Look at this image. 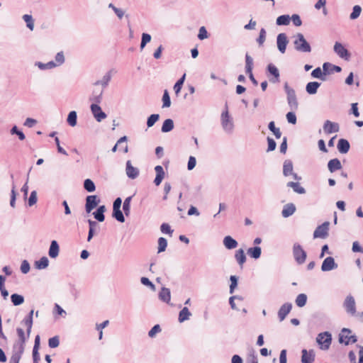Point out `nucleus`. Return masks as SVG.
I'll list each match as a JSON object with an SVG mask.
<instances>
[{
	"mask_svg": "<svg viewBox=\"0 0 363 363\" xmlns=\"http://www.w3.org/2000/svg\"><path fill=\"white\" fill-rule=\"evenodd\" d=\"M293 38L294 48L296 51L301 52H310L311 51L310 44L306 41L302 33H298Z\"/></svg>",
	"mask_w": 363,
	"mask_h": 363,
	"instance_id": "f257e3e1",
	"label": "nucleus"
},
{
	"mask_svg": "<svg viewBox=\"0 0 363 363\" xmlns=\"http://www.w3.org/2000/svg\"><path fill=\"white\" fill-rule=\"evenodd\" d=\"M220 122L223 129L227 133H231L234 128V123L233 118L229 114L228 106H225V110L223 111L220 116Z\"/></svg>",
	"mask_w": 363,
	"mask_h": 363,
	"instance_id": "f03ea898",
	"label": "nucleus"
},
{
	"mask_svg": "<svg viewBox=\"0 0 363 363\" xmlns=\"http://www.w3.org/2000/svg\"><path fill=\"white\" fill-rule=\"evenodd\" d=\"M284 90L287 96V102L289 106L292 111H296L298 107V103L297 101L296 95L295 90L290 87L288 83L284 84Z\"/></svg>",
	"mask_w": 363,
	"mask_h": 363,
	"instance_id": "7ed1b4c3",
	"label": "nucleus"
},
{
	"mask_svg": "<svg viewBox=\"0 0 363 363\" xmlns=\"http://www.w3.org/2000/svg\"><path fill=\"white\" fill-rule=\"evenodd\" d=\"M339 341L347 345L350 343H354L357 341V339L354 335H352L350 330L343 328L340 333Z\"/></svg>",
	"mask_w": 363,
	"mask_h": 363,
	"instance_id": "20e7f679",
	"label": "nucleus"
},
{
	"mask_svg": "<svg viewBox=\"0 0 363 363\" xmlns=\"http://www.w3.org/2000/svg\"><path fill=\"white\" fill-rule=\"evenodd\" d=\"M330 223L328 221L324 222L323 224L318 225L313 232L314 238H325L328 235Z\"/></svg>",
	"mask_w": 363,
	"mask_h": 363,
	"instance_id": "39448f33",
	"label": "nucleus"
},
{
	"mask_svg": "<svg viewBox=\"0 0 363 363\" xmlns=\"http://www.w3.org/2000/svg\"><path fill=\"white\" fill-rule=\"evenodd\" d=\"M316 340L321 349L327 350L331 344V335L328 332L320 333Z\"/></svg>",
	"mask_w": 363,
	"mask_h": 363,
	"instance_id": "423d86ee",
	"label": "nucleus"
},
{
	"mask_svg": "<svg viewBox=\"0 0 363 363\" xmlns=\"http://www.w3.org/2000/svg\"><path fill=\"white\" fill-rule=\"evenodd\" d=\"M25 328L26 330L22 328H18L16 329V333L18 340L14 345H22V346L25 347V343L29 338L31 332V329H28V328Z\"/></svg>",
	"mask_w": 363,
	"mask_h": 363,
	"instance_id": "0eeeda50",
	"label": "nucleus"
},
{
	"mask_svg": "<svg viewBox=\"0 0 363 363\" xmlns=\"http://www.w3.org/2000/svg\"><path fill=\"white\" fill-rule=\"evenodd\" d=\"M24 346L22 345H13L12 354L9 363H19V361L24 352Z\"/></svg>",
	"mask_w": 363,
	"mask_h": 363,
	"instance_id": "6e6552de",
	"label": "nucleus"
},
{
	"mask_svg": "<svg viewBox=\"0 0 363 363\" xmlns=\"http://www.w3.org/2000/svg\"><path fill=\"white\" fill-rule=\"evenodd\" d=\"M24 346L22 345H13L12 354L9 363H19V361L24 352Z\"/></svg>",
	"mask_w": 363,
	"mask_h": 363,
	"instance_id": "1a4fd4ad",
	"label": "nucleus"
},
{
	"mask_svg": "<svg viewBox=\"0 0 363 363\" xmlns=\"http://www.w3.org/2000/svg\"><path fill=\"white\" fill-rule=\"evenodd\" d=\"M24 346L22 345H13L12 354L9 363H19V361L24 352Z\"/></svg>",
	"mask_w": 363,
	"mask_h": 363,
	"instance_id": "9d476101",
	"label": "nucleus"
},
{
	"mask_svg": "<svg viewBox=\"0 0 363 363\" xmlns=\"http://www.w3.org/2000/svg\"><path fill=\"white\" fill-rule=\"evenodd\" d=\"M334 52L342 59L345 60H349L350 57V53L349 51L344 47V45L339 43L336 42L334 45Z\"/></svg>",
	"mask_w": 363,
	"mask_h": 363,
	"instance_id": "9b49d317",
	"label": "nucleus"
},
{
	"mask_svg": "<svg viewBox=\"0 0 363 363\" xmlns=\"http://www.w3.org/2000/svg\"><path fill=\"white\" fill-rule=\"evenodd\" d=\"M343 306L346 311L351 315H356V303L353 296H347L344 301Z\"/></svg>",
	"mask_w": 363,
	"mask_h": 363,
	"instance_id": "f8f14e48",
	"label": "nucleus"
},
{
	"mask_svg": "<svg viewBox=\"0 0 363 363\" xmlns=\"http://www.w3.org/2000/svg\"><path fill=\"white\" fill-rule=\"evenodd\" d=\"M288 43L289 40L286 33H281L277 35V48L281 53H285Z\"/></svg>",
	"mask_w": 363,
	"mask_h": 363,
	"instance_id": "ddd939ff",
	"label": "nucleus"
},
{
	"mask_svg": "<svg viewBox=\"0 0 363 363\" xmlns=\"http://www.w3.org/2000/svg\"><path fill=\"white\" fill-rule=\"evenodd\" d=\"M100 199L96 195L87 196L86 198L85 208L87 213H90L94 208L97 206Z\"/></svg>",
	"mask_w": 363,
	"mask_h": 363,
	"instance_id": "4468645a",
	"label": "nucleus"
},
{
	"mask_svg": "<svg viewBox=\"0 0 363 363\" xmlns=\"http://www.w3.org/2000/svg\"><path fill=\"white\" fill-rule=\"evenodd\" d=\"M90 108L92 114L98 122H101L106 118V114L101 110L99 104H91Z\"/></svg>",
	"mask_w": 363,
	"mask_h": 363,
	"instance_id": "2eb2a0df",
	"label": "nucleus"
},
{
	"mask_svg": "<svg viewBox=\"0 0 363 363\" xmlns=\"http://www.w3.org/2000/svg\"><path fill=\"white\" fill-rule=\"evenodd\" d=\"M340 126L337 123L332 122L329 120L325 121L323 130L326 134H331L339 131Z\"/></svg>",
	"mask_w": 363,
	"mask_h": 363,
	"instance_id": "dca6fc26",
	"label": "nucleus"
},
{
	"mask_svg": "<svg viewBox=\"0 0 363 363\" xmlns=\"http://www.w3.org/2000/svg\"><path fill=\"white\" fill-rule=\"evenodd\" d=\"M125 172L128 178L134 179L139 175V169L132 165L131 162L128 160L126 162Z\"/></svg>",
	"mask_w": 363,
	"mask_h": 363,
	"instance_id": "f3484780",
	"label": "nucleus"
},
{
	"mask_svg": "<svg viewBox=\"0 0 363 363\" xmlns=\"http://www.w3.org/2000/svg\"><path fill=\"white\" fill-rule=\"evenodd\" d=\"M291 308L292 305L289 303H286L281 306L278 312V316L280 321H282L285 319L286 315L290 313Z\"/></svg>",
	"mask_w": 363,
	"mask_h": 363,
	"instance_id": "a211bd4d",
	"label": "nucleus"
},
{
	"mask_svg": "<svg viewBox=\"0 0 363 363\" xmlns=\"http://www.w3.org/2000/svg\"><path fill=\"white\" fill-rule=\"evenodd\" d=\"M337 267V264L335 263L334 259L331 257H328L325 259L322 264L321 269L324 272L330 271Z\"/></svg>",
	"mask_w": 363,
	"mask_h": 363,
	"instance_id": "6ab92c4d",
	"label": "nucleus"
},
{
	"mask_svg": "<svg viewBox=\"0 0 363 363\" xmlns=\"http://www.w3.org/2000/svg\"><path fill=\"white\" fill-rule=\"evenodd\" d=\"M268 72L274 76V79H270L269 81L272 83H277L279 82V72L277 67L273 64H269L267 66Z\"/></svg>",
	"mask_w": 363,
	"mask_h": 363,
	"instance_id": "aec40b11",
	"label": "nucleus"
},
{
	"mask_svg": "<svg viewBox=\"0 0 363 363\" xmlns=\"http://www.w3.org/2000/svg\"><path fill=\"white\" fill-rule=\"evenodd\" d=\"M296 211V206L294 203H289L284 206L281 215L284 218L292 216Z\"/></svg>",
	"mask_w": 363,
	"mask_h": 363,
	"instance_id": "412c9836",
	"label": "nucleus"
},
{
	"mask_svg": "<svg viewBox=\"0 0 363 363\" xmlns=\"http://www.w3.org/2000/svg\"><path fill=\"white\" fill-rule=\"evenodd\" d=\"M155 170L156 172V177L155 178L154 183L156 186H159L164 177V171L163 167L160 165L156 166L155 167Z\"/></svg>",
	"mask_w": 363,
	"mask_h": 363,
	"instance_id": "4be33fe9",
	"label": "nucleus"
},
{
	"mask_svg": "<svg viewBox=\"0 0 363 363\" xmlns=\"http://www.w3.org/2000/svg\"><path fill=\"white\" fill-rule=\"evenodd\" d=\"M113 70H109L108 72L106 73V74L103 77L101 80H98L94 83L95 86L101 85L104 88H106L108 83L110 82L111 77H112V73Z\"/></svg>",
	"mask_w": 363,
	"mask_h": 363,
	"instance_id": "5701e85b",
	"label": "nucleus"
},
{
	"mask_svg": "<svg viewBox=\"0 0 363 363\" xmlns=\"http://www.w3.org/2000/svg\"><path fill=\"white\" fill-rule=\"evenodd\" d=\"M328 167L330 172H334L337 170H339L342 168V164L340 161L337 159H332L328 163Z\"/></svg>",
	"mask_w": 363,
	"mask_h": 363,
	"instance_id": "b1692460",
	"label": "nucleus"
},
{
	"mask_svg": "<svg viewBox=\"0 0 363 363\" xmlns=\"http://www.w3.org/2000/svg\"><path fill=\"white\" fill-rule=\"evenodd\" d=\"M350 143L345 139H340L337 143L338 151L342 154L348 152L350 150Z\"/></svg>",
	"mask_w": 363,
	"mask_h": 363,
	"instance_id": "393cba45",
	"label": "nucleus"
},
{
	"mask_svg": "<svg viewBox=\"0 0 363 363\" xmlns=\"http://www.w3.org/2000/svg\"><path fill=\"white\" fill-rule=\"evenodd\" d=\"M223 244L228 250L234 249L238 246V242L230 235L224 238Z\"/></svg>",
	"mask_w": 363,
	"mask_h": 363,
	"instance_id": "a878e982",
	"label": "nucleus"
},
{
	"mask_svg": "<svg viewBox=\"0 0 363 363\" xmlns=\"http://www.w3.org/2000/svg\"><path fill=\"white\" fill-rule=\"evenodd\" d=\"M320 86V83L318 82H311L306 84V90L309 94H315L317 93L318 89Z\"/></svg>",
	"mask_w": 363,
	"mask_h": 363,
	"instance_id": "bb28decb",
	"label": "nucleus"
},
{
	"mask_svg": "<svg viewBox=\"0 0 363 363\" xmlns=\"http://www.w3.org/2000/svg\"><path fill=\"white\" fill-rule=\"evenodd\" d=\"M293 174V163L291 160H286L283 165V174L288 177Z\"/></svg>",
	"mask_w": 363,
	"mask_h": 363,
	"instance_id": "cd10ccee",
	"label": "nucleus"
},
{
	"mask_svg": "<svg viewBox=\"0 0 363 363\" xmlns=\"http://www.w3.org/2000/svg\"><path fill=\"white\" fill-rule=\"evenodd\" d=\"M287 186L292 188L298 194H303L306 193L305 189L298 182H289L287 183Z\"/></svg>",
	"mask_w": 363,
	"mask_h": 363,
	"instance_id": "c85d7f7f",
	"label": "nucleus"
},
{
	"mask_svg": "<svg viewBox=\"0 0 363 363\" xmlns=\"http://www.w3.org/2000/svg\"><path fill=\"white\" fill-rule=\"evenodd\" d=\"M301 361L303 363H313L314 361V354L312 352L308 353L306 350H303Z\"/></svg>",
	"mask_w": 363,
	"mask_h": 363,
	"instance_id": "c756f323",
	"label": "nucleus"
},
{
	"mask_svg": "<svg viewBox=\"0 0 363 363\" xmlns=\"http://www.w3.org/2000/svg\"><path fill=\"white\" fill-rule=\"evenodd\" d=\"M103 90L101 91H94L91 96L89 97V100L94 102L93 104H99L102 101Z\"/></svg>",
	"mask_w": 363,
	"mask_h": 363,
	"instance_id": "7c9ffc66",
	"label": "nucleus"
},
{
	"mask_svg": "<svg viewBox=\"0 0 363 363\" xmlns=\"http://www.w3.org/2000/svg\"><path fill=\"white\" fill-rule=\"evenodd\" d=\"M173 128H174V121H173V120L168 118L164 121V123L162 125L161 131L162 133H168V132L171 131Z\"/></svg>",
	"mask_w": 363,
	"mask_h": 363,
	"instance_id": "2f4dec72",
	"label": "nucleus"
},
{
	"mask_svg": "<svg viewBox=\"0 0 363 363\" xmlns=\"http://www.w3.org/2000/svg\"><path fill=\"white\" fill-rule=\"evenodd\" d=\"M160 298L164 302L169 303L171 299L170 291L169 289L162 288L159 294Z\"/></svg>",
	"mask_w": 363,
	"mask_h": 363,
	"instance_id": "473e14b6",
	"label": "nucleus"
},
{
	"mask_svg": "<svg viewBox=\"0 0 363 363\" xmlns=\"http://www.w3.org/2000/svg\"><path fill=\"white\" fill-rule=\"evenodd\" d=\"M291 17L289 15L279 16L276 21L277 26H288L290 23Z\"/></svg>",
	"mask_w": 363,
	"mask_h": 363,
	"instance_id": "72a5a7b5",
	"label": "nucleus"
},
{
	"mask_svg": "<svg viewBox=\"0 0 363 363\" xmlns=\"http://www.w3.org/2000/svg\"><path fill=\"white\" fill-rule=\"evenodd\" d=\"M48 259L46 257H41L39 260L35 262V267L38 269H43L48 266Z\"/></svg>",
	"mask_w": 363,
	"mask_h": 363,
	"instance_id": "f704fd0d",
	"label": "nucleus"
},
{
	"mask_svg": "<svg viewBox=\"0 0 363 363\" xmlns=\"http://www.w3.org/2000/svg\"><path fill=\"white\" fill-rule=\"evenodd\" d=\"M191 313L189 311L188 308L184 307L182 309L179 314V321L182 323L189 318Z\"/></svg>",
	"mask_w": 363,
	"mask_h": 363,
	"instance_id": "c9c22d12",
	"label": "nucleus"
},
{
	"mask_svg": "<svg viewBox=\"0 0 363 363\" xmlns=\"http://www.w3.org/2000/svg\"><path fill=\"white\" fill-rule=\"evenodd\" d=\"M328 67H331V69H330V72H340L342 69L340 67L337 66V65H332L329 62H325L323 65V72L325 74H326L327 73H328Z\"/></svg>",
	"mask_w": 363,
	"mask_h": 363,
	"instance_id": "e433bc0d",
	"label": "nucleus"
},
{
	"mask_svg": "<svg viewBox=\"0 0 363 363\" xmlns=\"http://www.w3.org/2000/svg\"><path fill=\"white\" fill-rule=\"evenodd\" d=\"M77 114L75 111H72L69 113L67 121L68 124L74 127L77 125Z\"/></svg>",
	"mask_w": 363,
	"mask_h": 363,
	"instance_id": "4c0bfd02",
	"label": "nucleus"
},
{
	"mask_svg": "<svg viewBox=\"0 0 363 363\" xmlns=\"http://www.w3.org/2000/svg\"><path fill=\"white\" fill-rule=\"evenodd\" d=\"M33 310H31L29 313L28 317L25 318L21 323L24 325L25 328H28V329H32L33 326Z\"/></svg>",
	"mask_w": 363,
	"mask_h": 363,
	"instance_id": "58836bf2",
	"label": "nucleus"
},
{
	"mask_svg": "<svg viewBox=\"0 0 363 363\" xmlns=\"http://www.w3.org/2000/svg\"><path fill=\"white\" fill-rule=\"evenodd\" d=\"M84 188L88 192H94L96 190L95 184L90 179H86L84 180Z\"/></svg>",
	"mask_w": 363,
	"mask_h": 363,
	"instance_id": "ea45409f",
	"label": "nucleus"
},
{
	"mask_svg": "<svg viewBox=\"0 0 363 363\" xmlns=\"http://www.w3.org/2000/svg\"><path fill=\"white\" fill-rule=\"evenodd\" d=\"M253 69V59L247 53L245 55V72H251Z\"/></svg>",
	"mask_w": 363,
	"mask_h": 363,
	"instance_id": "a19ab883",
	"label": "nucleus"
},
{
	"mask_svg": "<svg viewBox=\"0 0 363 363\" xmlns=\"http://www.w3.org/2000/svg\"><path fill=\"white\" fill-rule=\"evenodd\" d=\"M132 199V196L127 197L123 204V210L124 211V213L126 216H128L130 213V201Z\"/></svg>",
	"mask_w": 363,
	"mask_h": 363,
	"instance_id": "79ce46f5",
	"label": "nucleus"
},
{
	"mask_svg": "<svg viewBox=\"0 0 363 363\" xmlns=\"http://www.w3.org/2000/svg\"><path fill=\"white\" fill-rule=\"evenodd\" d=\"M294 257L298 264H302L305 262L306 254L305 251H294Z\"/></svg>",
	"mask_w": 363,
	"mask_h": 363,
	"instance_id": "37998d69",
	"label": "nucleus"
},
{
	"mask_svg": "<svg viewBox=\"0 0 363 363\" xmlns=\"http://www.w3.org/2000/svg\"><path fill=\"white\" fill-rule=\"evenodd\" d=\"M11 301L14 306H19L22 304L24 301V298L23 296L13 294L11 296Z\"/></svg>",
	"mask_w": 363,
	"mask_h": 363,
	"instance_id": "c03bdc74",
	"label": "nucleus"
},
{
	"mask_svg": "<svg viewBox=\"0 0 363 363\" xmlns=\"http://www.w3.org/2000/svg\"><path fill=\"white\" fill-rule=\"evenodd\" d=\"M23 19L26 23V26L30 30H33L34 28V20L31 15L24 14L23 16Z\"/></svg>",
	"mask_w": 363,
	"mask_h": 363,
	"instance_id": "a18cd8bd",
	"label": "nucleus"
},
{
	"mask_svg": "<svg viewBox=\"0 0 363 363\" xmlns=\"http://www.w3.org/2000/svg\"><path fill=\"white\" fill-rule=\"evenodd\" d=\"M269 129L274 133L276 138L279 139L281 136V133L280 131V129L279 128L275 127V124L274 121L269 122L268 125Z\"/></svg>",
	"mask_w": 363,
	"mask_h": 363,
	"instance_id": "49530a36",
	"label": "nucleus"
},
{
	"mask_svg": "<svg viewBox=\"0 0 363 363\" xmlns=\"http://www.w3.org/2000/svg\"><path fill=\"white\" fill-rule=\"evenodd\" d=\"M307 301V296L304 294H300L297 296L296 298V304L298 307H303L306 305Z\"/></svg>",
	"mask_w": 363,
	"mask_h": 363,
	"instance_id": "de8ad7c7",
	"label": "nucleus"
},
{
	"mask_svg": "<svg viewBox=\"0 0 363 363\" xmlns=\"http://www.w3.org/2000/svg\"><path fill=\"white\" fill-rule=\"evenodd\" d=\"M362 8L359 5H355L352 9V12L350 15V18L351 20L357 19L361 14Z\"/></svg>",
	"mask_w": 363,
	"mask_h": 363,
	"instance_id": "09e8293b",
	"label": "nucleus"
},
{
	"mask_svg": "<svg viewBox=\"0 0 363 363\" xmlns=\"http://www.w3.org/2000/svg\"><path fill=\"white\" fill-rule=\"evenodd\" d=\"M113 217L121 223H123L125 221V217L121 208L113 209Z\"/></svg>",
	"mask_w": 363,
	"mask_h": 363,
	"instance_id": "8fccbe9b",
	"label": "nucleus"
},
{
	"mask_svg": "<svg viewBox=\"0 0 363 363\" xmlns=\"http://www.w3.org/2000/svg\"><path fill=\"white\" fill-rule=\"evenodd\" d=\"M185 77L186 74H184L183 76L175 83L174 86V90L177 94H178L180 92L182 85L184 82Z\"/></svg>",
	"mask_w": 363,
	"mask_h": 363,
	"instance_id": "3c124183",
	"label": "nucleus"
},
{
	"mask_svg": "<svg viewBox=\"0 0 363 363\" xmlns=\"http://www.w3.org/2000/svg\"><path fill=\"white\" fill-rule=\"evenodd\" d=\"M162 108H168L171 106V100L169 95V93L167 90L164 91L163 96H162Z\"/></svg>",
	"mask_w": 363,
	"mask_h": 363,
	"instance_id": "603ef678",
	"label": "nucleus"
},
{
	"mask_svg": "<svg viewBox=\"0 0 363 363\" xmlns=\"http://www.w3.org/2000/svg\"><path fill=\"white\" fill-rule=\"evenodd\" d=\"M54 62L57 67L62 65L65 62V55L62 51L56 54Z\"/></svg>",
	"mask_w": 363,
	"mask_h": 363,
	"instance_id": "864d4df0",
	"label": "nucleus"
},
{
	"mask_svg": "<svg viewBox=\"0 0 363 363\" xmlns=\"http://www.w3.org/2000/svg\"><path fill=\"white\" fill-rule=\"evenodd\" d=\"M160 115L159 114H152L150 115L147 121V125L148 128H150L154 125V124L159 120Z\"/></svg>",
	"mask_w": 363,
	"mask_h": 363,
	"instance_id": "5fc2aeb1",
	"label": "nucleus"
},
{
	"mask_svg": "<svg viewBox=\"0 0 363 363\" xmlns=\"http://www.w3.org/2000/svg\"><path fill=\"white\" fill-rule=\"evenodd\" d=\"M151 40V35L148 33H143L142 34V40H141V43H140V49L143 50L145 45H147V43H148L149 42H150Z\"/></svg>",
	"mask_w": 363,
	"mask_h": 363,
	"instance_id": "6e6d98bb",
	"label": "nucleus"
},
{
	"mask_svg": "<svg viewBox=\"0 0 363 363\" xmlns=\"http://www.w3.org/2000/svg\"><path fill=\"white\" fill-rule=\"evenodd\" d=\"M60 345V340L58 336L51 337L48 340V345L51 348L57 347Z\"/></svg>",
	"mask_w": 363,
	"mask_h": 363,
	"instance_id": "4d7b16f0",
	"label": "nucleus"
},
{
	"mask_svg": "<svg viewBox=\"0 0 363 363\" xmlns=\"http://www.w3.org/2000/svg\"><path fill=\"white\" fill-rule=\"evenodd\" d=\"M11 133L12 135H13V134L17 135L20 140H23L26 138L24 133L22 131L19 130L18 129L17 126H16V125H14L11 129Z\"/></svg>",
	"mask_w": 363,
	"mask_h": 363,
	"instance_id": "13d9d810",
	"label": "nucleus"
},
{
	"mask_svg": "<svg viewBox=\"0 0 363 363\" xmlns=\"http://www.w3.org/2000/svg\"><path fill=\"white\" fill-rule=\"evenodd\" d=\"M235 258L240 265H242L245 262V255H244V251H238L235 254Z\"/></svg>",
	"mask_w": 363,
	"mask_h": 363,
	"instance_id": "bf43d9fd",
	"label": "nucleus"
},
{
	"mask_svg": "<svg viewBox=\"0 0 363 363\" xmlns=\"http://www.w3.org/2000/svg\"><path fill=\"white\" fill-rule=\"evenodd\" d=\"M266 40V30L264 28H261L259 31V35L258 38L257 39V42L259 45H262Z\"/></svg>",
	"mask_w": 363,
	"mask_h": 363,
	"instance_id": "052dcab7",
	"label": "nucleus"
},
{
	"mask_svg": "<svg viewBox=\"0 0 363 363\" xmlns=\"http://www.w3.org/2000/svg\"><path fill=\"white\" fill-rule=\"evenodd\" d=\"M198 38L199 40H204L208 38V32L204 26L199 28Z\"/></svg>",
	"mask_w": 363,
	"mask_h": 363,
	"instance_id": "680f3d73",
	"label": "nucleus"
},
{
	"mask_svg": "<svg viewBox=\"0 0 363 363\" xmlns=\"http://www.w3.org/2000/svg\"><path fill=\"white\" fill-rule=\"evenodd\" d=\"M37 202V192L36 191H33L30 193V197L28 199V205L29 206H32L35 204Z\"/></svg>",
	"mask_w": 363,
	"mask_h": 363,
	"instance_id": "e2e57ef3",
	"label": "nucleus"
},
{
	"mask_svg": "<svg viewBox=\"0 0 363 363\" xmlns=\"http://www.w3.org/2000/svg\"><path fill=\"white\" fill-rule=\"evenodd\" d=\"M230 294H233L235 289L237 287L238 285V279L235 276H231L230 277Z\"/></svg>",
	"mask_w": 363,
	"mask_h": 363,
	"instance_id": "0e129e2a",
	"label": "nucleus"
},
{
	"mask_svg": "<svg viewBox=\"0 0 363 363\" xmlns=\"http://www.w3.org/2000/svg\"><path fill=\"white\" fill-rule=\"evenodd\" d=\"M267 143H268V148H267V152H271V151H273L275 150L276 148V146H277V143L276 142L274 141V139L268 137L267 138Z\"/></svg>",
	"mask_w": 363,
	"mask_h": 363,
	"instance_id": "69168bd1",
	"label": "nucleus"
},
{
	"mask_svg": "<svg viewBox=\"0 0 363 363\" xmlns=\"http://www.w3.org/2000/svg\"><path fill=\"white\" fill-rule=\"evenodd\" d=\"M286 119L289 123L296 124V116L294 112H289L286 113Z\"/></svg>",
	"mask_w": 363,
	"mask_h": 363,
	"instance_id": "338daca9",
	"label": "nucleus"
},
{
	"mask_svg": "<svg viewBox=\"0 0 363 363\" xmlns=\"http://www.w3.org/2000/svg\"><path fill=\"white\" fill-rule=\"evenodd\" d=\"M167 246V241L164 238H160L158 240L157 250H165Z\"/></svg>",
	"mask_w": 363,
	"mask_h": 363,
	"instance_id": "774afa93",
	"label": "nucleus"
}]
</instances>
